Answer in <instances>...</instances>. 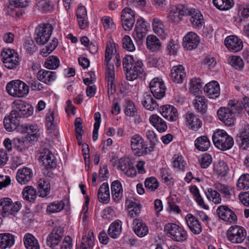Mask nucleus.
I'll return each instance as SVG.
<instances>
[{
    "mask_svg": "<svg viewBox=\"0 0 249 249\" xmlns=\"http://www.w3.org/2000/svg\"><path fill=\"white\" fill-rule=\"evenodd\" d=\"M13 107L14 109L12 112L19 119L28 117L33 113V107L31 105L21 100L14 102Z\"/></svg>",
    "mask_w": 249,
    "mask_h": 249,
    "instance_id": "nucleus-10",
    "label": "nucleus"
},
{
    "mask_svg": "<svg viewBox=\"0 0 249 249\" xmlns=\"http://www.w3.org/2000/svg\"><path fill=\"white\" fill-rule=\"evenodd\" d=\"M39 159L42 165L47 169H52L56 165V160L52 152L47 148H44L40 152Z\"/></svg>",
    "mask_w": 249,
    "mask_h": 249,
    "instance_id": "nucleus-16",
    "label": "nucleus"
},
{
    "mask_svg": "<svg viewBox=\"0 0 249 249\" xmlns=\"http://www.w3.org/2000/svg\"><path fill=\"white\" fill-rule=\"evenodd\" d=\"M33 173L30 168L24 167L19 169L17 173L16 178L21 184L27 183L32 178Z\"/></svg>",
    "mask_w": 249,
    "mask_h": 249,
    "instance_id": "nucleus-30",
    "label": "nucleus"
},
{
    "mask_svg": "<svg viewBox=\"0 0 249 249\" xmlns=\"http://www.w3.org/2000/svg\"><path fill=\"white\" fill-rule=\"evenodd\" d=\"M6 91L14 97H22L27 95L29 92V87L20 80L12 81L7 83Z\"/></svg>",
    "mask_w": 249,
    "mask_h": 249,
    "instance_id": "nucleus-5",
    "label": "nucleus"
},
{
    "mask_svg": "<svg viewBox=\"0 0 249 249\" xmlns=\"http://www.w3.org/2000/svg\"><path fill=\"white\" fill-rule=\"evenodd\" d=\"M129 209V213L131 217L138 216L140 213L142 205L136 201H129L127 205Z\"/></svg>",
    "mask_w": 249,
    "mask_h": 249,
    "instance_id": "nucleus-49",
    "label": "nucleus"
},
{
    "mask_svg": "<svg viewBox=\"0 0 249 249\" xmlns=\"http://www.w3.org/2000/svg\"><path fill=\"white\" fill-rule=\"evenodd\" d=\"M19 124V118L12 111L9 115L5 117L3 120L4 127L8 131L15 130Z\"/></svg>",
    "mask_w": 249,
    "mask_h": 249,
    "instance_id": "nucleus-28",
    "label": "nucleus"
},
{
    "mask_svg": "<svg viewBox=\"0 0 249 249\" xmlns=\"http://www.w3.org/2000/svg\"><path fill=\"white\" fill-rule=\"evenodd\" d=\"M215 169L218 175L225 177L227 175L229 167L225 162L221 161L216 165Z\"/></svg>",
    "mask_w": 249,
    "mask_h": 249,
    "instance_id": "nucleus-59",
    "label": "nucleus"
},
{
    "mask_svg": "<svg viewBox=\"0 0 249 249\" xmlns=\"http://www.w3.org/2000/svg\"><path fill=\"white\" fill-rule=\"evenodd\" d=\"M15 239L14 236L10 233L0 234V248L5 249L7 248H10L14 243Z\"/></svg>",
    "mask_w": 249,
    "mask_h": 249,
    "instance_id": "nucleus-42",
    "label": "nucleus"
},
{
    "mask_svg": "<svg viewBox=\"0 0 249 249\" xmlns=\"http://www.w3.org/2000/svg\"><path fill=\"white\" fill-rule=\"evenodd\" d=\"M38 6L44 12H51L53 9V3L48 0H40L38 3Z\"/></svg>",
    "mask_w": 249,
    "mask_h": 249,
    "instance_id": "nucleus-62",
    "label": "nucleus"
},
{
    "mask_svg": "<svg viewBox=\"0 0 249 249\" xmlns=\"http://www.w3.org/2000/svg\"><path fill=\"white\" fill-rule=\"evenodd\" d=\"M118 168L127 177L133 178L136 176L137 171L133 161L128 157H123L119 160Z\"/></svg>",
    "mask_w": 249,
    "mask_h": 249,
    "instance_id": "nucleus-12",
    "label": "nucleus"
},
{
    "mask_svg": "<svg viewBox=\"0 0 249 249\" xmlns=\"http://www.w3.org/2000/svg\"><path fill=\"white\" fill-rule=\"evenodd\" d=\"M186 125L189 128L196 131L201 127L202 122L194 113L187 112L185 114Z\"/></svg>",
    "mask_w": 249,
    "mask_h": 249,
    "instance_id": "nucleus-29",
    "label": "nucleus"
},
{
    "mask_svg": "<svg viewBox=\"0 0 249 249\" xmlns=\"http://www.w3.org/2000/svg\"><path fill=\"white\" fill-rule=\"evenodd\" d=\"M130 145L133 153L136 156H142L151 152L149 151V148L145 143L143 139L139 134L132 136Z\"/></svg>",
    "mask_w": 249,
    "mask_h": 249,
    "instance_id": "nucleus-8",
    "label": "nucleus"
},
{
    "mask_svg": "<svg viewBox=\"0 0 249 249\" xmlns=\"http://www.w3.org/2000/svg\"><path fill=\"white\" fill-rule=\"evenodd\" d=\"M98 198L100 202L107 203L110 200L109 187L107 183H103L100 187L98 192Z\"/></svg>",
    "mask_w": 249,
    "mask_h": 249,
    "instance_id": "nucleus-37",
    "label": "nucleus"
},
{
    "mask_svg": "<svg viewBox=\"0 0 249 249\" xmlns=\"http://www.w3.org/2000/svg\"><path fill=\"white\" fill-rule=\"evenodd\" d=\"M121 17L123 28L126 31L130 30L135 22L134 12L129 8H124L122 11Z\"/></svg>",
    "mask_w": 249,
    "mask_h": 249,
    "instance_id": "nucleus-15",
    "label": "nucleus"
},
{
    "mask_svg": "<svg viewBox=\"0 0 249 249\" xmlns=\"http://www.w3.org/2000/svg\"><path fill=\"white\" fill-rule=\"evenodd\" d=\"M186 162L181 155H175L172 158L173 167L177 171H184Z\"/></svg>",
    "mask_w": 249,
    "mask_h": 249,
    "instance_id": "nucleus-46",
    "label": "nucleus"
},
{
    "mask_svg": "<svg viewBox=\"0 0 249 249\" xmlns=\"http://www.w3.org/2000/svg\"><path fill=\"white\" fill-rule=\"evenodd\" d=\"M213 141L217 148L223 151L230 149L234 144L233 138L222 129H218L214 133Z\"/></svg>",
    "mask_w": 249,
    "mask_h": 249,
    "instance_id": "nucleus-3",
    "label": "nucleus"
},
{
    "mask_svg": "<svg viewBox=\"0 0 249 249\" xmlns=\"http://www.w3.org/2000/svg\"><path fill=\"white\" fill-rule=\"evenodd\" d=\"M53 30V26L50 24H41L38 25L35 29L34 35L36 43L39 45L45 44L50 39Z\"/></svg>",
    "mask_w": 249,
    "mask_h": 249,
    "instance_id": "nucleus-4",
    "label": "nucleus"
},
{
    "mask_svg": "<svg viewBox=\"0 0 249 249\" xmlns=\"http://www.w3.org/2000/svg\"><path fill=\"white\" fill-rule=\"evenodd\" d=\"M193 104L197 112L202 114L205 113L207 108L206 99L203 96H196Z\"/></svg>",
    "mask_w": 249,
    "mask_h": 249,
    "instance_id": "nucleus-43",
    "label": "nucleus"
},
{
    "mask_svg": "<svg viewBox=\"0 0 249 249\" xmlns=\"http://www.w3.org/2000/svg\"><path fill=\"white\" fill-rule=\"evenodd\" d=\"M24 244L27 249H39L36 239L31 234L27 233L24 237Z\"/></svg>",
    "mask_w": 249,
    "mask_h": 249,
    "instance_id": "nucleus-45",
    "label": "nucleus"
},
{
    "mask_svg": "<svg viewBox=\"0 0 249 249\" xmlns=\"http://www.w3.org/2000/svg\"><path fill=\"white\" fill-rule=\"evenodd\" d=\"M122 231V222L120 220H116L112 223L108 229V235L113 239L119 237Z\"/></svg>",
    "mask_w": 249,
    "mask_h": 249,
    "instance_id": "nucleus-39",
    "label": "nucleus"
},
{
    "mask_svg": "<svg viewBox=\"0 0 249 249\" xmlns=\"http://www.w3.org/2000/svg\"><path fill=\"white\" fill-rule=\"evenodd\" d=\"M123 67L126 71V77L129 81H133L137 78L143 71V64L141 61L135 62L132 55H126L123 59Z\"/></svg>",
    "mask_w": 249,
    "mask_h": 249,
    "instance_id": "nucleus-2",
    "label": "nucleus"
},
{
    "mask_svg": "<svg viewBox=\"0 0 249 249\" xmlns=\"http://www.w3.org/2000/svg\"><path fill=\"white\" fill-rule=\"evenodd\" d=\"M202 83L199 78H194L190 82V92L195 95L198 94L202 88Z\"/></svg>",
    "mask_w": 249,
    "mask_h": 249,
    "instance_id": "nucleus-48",
    "label": "nucleus"
},
{
    "mask_svg": "<svg viewBox=\"0 0 249 249\" xmlns=\"http://www.w3.org/2000/svg\"><path fill=\"white\" fill-rule=\"evenodd\" d=\"M185 219L188 227L193 233L198 234L202 231V227L199 221L193 214H187Z\"/></svg>",
    "mask_w": 249,
    "mask_h": 249,
    "instance_id": "nucleus-24",
    "label": "nucleus"
},
{
    "mask_svg": "<svg viewBox=\"0 0 249 249\" xmlns=\"http://www.w3.org/2000/svg\"><path fill=\"white\" fill-rule=\"evenodd\" d=\"M243 107L240 102L237 100L229 101L227 106L220 108L217 111L219 119L228 126L234 124L235 117L240 114Z\"/></svg>",
    "mask_w": 249,
    "mask_h": 249,
    "instance_id": "nucleus-1",
    "label": "nucleus"
},
{
    "mask_svg": "<svg viewBox=\"0 0 249 249\" xmlns=\"http://www.w3.org/2000/svg\"><path fill=\"white\" fill-rule=\"evenodd\" d=\"M201 167L203 168H207L212 162L211 156L208 154H203L199 160Z\"/></svg>",
    "mask_w": 249,
    "mask_h": 249,
    "instance_id": "nucleus-64",
    "label": "nucleus"
},
{
    "mask_svg": "<svg viewBox=\"0 0 249 249\" xmlns=\"http://www.w3.org/2000/svg\"><path fill=\"white\" fill-rule=\"evenodd\" d=\"M1 60L4 66L9 69H14L19 64V58L14 50L8 49L1 52Z\"/></svg>",
    "mask_w": 249,
    "mask_h": 249,
    "instance_id": "nucleus-11",
    "label": "nucleus"
},
{
    "mask_svg": "<svg viewBox=\"0 0 249 249\" xmlns=\"http://www.w3.org/2000/svg\"><path fill=\"white\" fill-rule=\"evenodd\" d=\"M115 48V44L111 41H108L106 44V49L105 56V64H108L112 58L113 49Z\"/></svg>",
    "mask_w": 249,
    "mask_h": 249,
    "instance_id": "nucleus-60",
    "label": "nucleus"
},
{
    "mask_svg": "<svg viewBox=\"0 0 249 249\" xmlns=\"http://www.w3.org/2000/svg\"><path fill=\"white\" fill-rule=\"evenodd\" d=\"M160 111L162 116L170 121H175L178 119V114L177 109L173 106H163Z\"/></svg>",
    "mask_w": 249,
    "mask_h": 249,
    "instance_id": "nucleus-26",
    "label": "nucleus"
},
{
    "mask_svg": "<svg viewBox=\"0 0 249 249\" xmlns=\"http://www.w3.org/2000/svg\"><path fill=\"white\" fill-rule=\"evenodd\" d=\"M236 141L240 148L246 149L249 147V124H245L237 135Z\"/></svg>",
    "mask_w": 249,
    "mask_h": 249,
    "instance_id": "nucleus-18",
    "label": "nucleus"
},
{
    "mask_svg": "<svg viewBox=\"0 0 249 249\" xmlns=\"http://www.w3.org/2000/svg\"><path fill=\"white\" fill-rule=\"evenodd\" d=\"M25 130L31 140L34 141L38 136L37 126L36 125L28 124L25 126Z\"/></svg>",
    "mask_w": 249,
    "mask_h": 249,
    "instance_id": "nucleus-58",
    "label": "nucleus"
},
{
    "mask_svg": "<svg viewBox=\"0 0 249 249\" xmlns=\"http://www.w3.org/2000/svg\"><path fill=\"white\" fill-rule=\"evenodd\" d=\"M166 234L173 240L182 242L187 238V232L181 227L174 223H167L164 226Z\"/></svg>",
    "mask_w": 249,
    "mask_h": 249,
    "instance_id": "nucleus-6",
    "label": "nucleus"
},
{
    "mask_svg": "<svg viewBox=\"0 0 249 249\" xmlns=\"http://www.w3.org/2000/svg\"><path fill=\"white\" fill-rule=\"evenodd\" d=\"M207 198L215 204H219L221 201L220 194L215 190L209 188L206 193Z\"/></svg>",
    "mask_w": 249,
    "mask_h": 249,
    "instance_id": "nucleus-55",
    "label": "nucleus"
},
{
    "mask_svg": "<svg viewBox=\"0 0 249 249\" xmlns=\"http://www.w3.org/2000/svg\"><path fill=\"white\" fill-rule=\"evenodd\" d=\"M11 4L15 5L14 8H10V14L14 18H19L22 16L25 11L23 8L28 5V0H9Z\"/></svg>",
    "mask_w": 249,
    "mask_h": 249,
    "instance_id": "nucleus-19",
    "label": "nucleus"
},
{
    "mask_svg": "<svg viewBox=\"0 0 249 249\" xmlns=\"http://www.w3.org/2000/svg\"><path fill=\"white\" fill-rule=\"evenodd\" d=\"M146 47L152 52H156L161 50L162 45L159 38L153 35H148L146 37Z\"/></svg>",
    "mask_w": 249,
    "mask_h": 249,
    "instance_id": "nucleus-33",
    "label": "nucleus"
},
{
    "mask_svg": "<svg viewBox=\"0 0 249 249\" xmlns=\"http://www.w3.org/2000/svg\"><path fill=\"white\" fill-rule=\"evenodd\" d=\"M142 103L146 109L151 111L155 110L158 107V104L152 95L147 93L143 94Z\"/></svg>",
    "mask_w": 249,
    "mask_h": 249,
    "instance_id": "nucleus-40",
    "label": "nucleus"
},
{
    "mask_svg": "<svg viewBox=\"0 0 249 249\" xmlns=\"http://www.w3.org/2000/svg\"><path fill=\"white\" fill-rule=\"evenodd\" d=\"M94 241L92 232H89L82 239L80 248L88 249L92 246Z\"/></svg>",
    "mask_w": 249,
    "mask_h": 249,
    "instance_id": "nucleus-56",
    "label": "nucleus"
},
{
    "mask_svg": "<svg viewBox=\"0 0 249 249\" xmlns=\"http://www.w3.org/2000/svg\"><path fill=\"white\" fill-rule=\"evenodd\" d=\"M175 8L181 17L185 16H189L194 9L193 7L182 4L177 5L175 6Z\"/></svg>",
    "mask_w": 249,
    "mask_h": 249,
    "instance_id": "nucleus-61",
    "label": "nucleus"
},
{
    "mask_svg": "<svg viewBox=\"0 0 249 249\" xmlns=\"http://www.w3.org/2000/svg\"><path fill=\"white\" fill-rule=\"evenodd\" d=\"M149 88L155 98L160 99L164 96L166 87L162 79L159 78H154L150 82Z\"/></svg>",
    "mask_w": 249,
    "mask_h": 249,
    "instance_id": "nucleus-13",
    "label": "nucleus"
},
{
    "mask_svg": "<svg viewBox=\"0 0 249 249\" xmlns=\"http://www.w3.org/2000/svg\"><path fill=\"white\" fill-rule=\"evenodd\" d=\"M216 213L218 217L222 220L231 223L237 221V218L235 213L225 205L219 206Z\"/></svg>",
    "mask_w": 249,
    "mask_h": 249,
    "instance_id": "nucleus-17",
    "label": "nucleus"
},
{
    "mask_svg": "<svg viewBox=\"0 0 249 249\" xmlns=\"http://www.w3.org/2000/svg\"><path fill=\"white\" fill-rule=\"evenodd\" d=\"M21 208L19 201L13 203L9 198H3L0 200V213L3 217L16 214Z\"/></svg>",
    "mask_w": 249,
    "mask_h": 249,
    "instance_id": "nucleus-7",
    "label": "nucleus"
},
{
    "mask_svg": "<svg viewBox=\"0 0 249 249\" xmlns=\"http://www.w3.org/2000/svg\"><path fill=\"white\" fill-rule=\"evenodd\" d=\"M50 184L49 180L44 178H40L37 183L39 196L42 197L47 196L50 190Z\"/></svg>",
    "mask_w": 249,
    "mask_h": 249,
    "instance_id": "nucleus-36",
    "label": "nucleus"
},
{
    "mask_svg": "<svg viewBox=\"0 0 249 249\" xmlns=\"http://www.w3.org/2000/svg\"><path fill=\"white\" fill-rule=\"evenodd\" d=\"M199 42V37L194 32H189L183 37L184 47L187 50L195 49Z\"/></svg>",
    "mask_w": 249,
    "mask_h": 249,
    "instance_id": "nucleus-23",
    "label": "nucleus"
},
{
    "mask_svg": "<svg viewBox=\"0 0 249 249\" xmlns=\"http://www.w3.org/2000/svg\"><path fill=\"white\" fill-rule=\"evenodd\" d=\"M153 32L162 39H165L166 33L163 22L158 18H154L152 22Z\"/></svg>",
    "mask_w": 249,
    "mask_h": 249,
    "instance_id": "nucleus-38",
    "label": "nucleus"
},
{
    "mask_svg": "<svg viewBox=\"0 0 249 249\" xmlns=\"http://www.w3.org/2000/svg\"><path fill=\"white\" fill-rule=\"evenodd\" d=\"M236 187L239 190H247L249 189V174L242 175L238 178Z\"/></svg>",
    "mask_w": 249,
    "mask_h": 249,
    "instance_id": "nucleus-51",
    "label": "nucleus"
},
{
    "mask_svg": "<svg viewBox=\"0 0 249 249\" xmlns=\"http://www.w3.org/2000/svg\"><path fill=\"white\" fill-rule=\"evenodd\" d=\"M147 32L146 22L142 19L137 20L133 33V37L135 40L141 42L146 36Z\"/></svg>",
    "mask_w": 249,
    "mask_h": 249,
    "instance_id": "nucleus-22",
    "label": "nucleus"
},
{
    "mask_svg": "<svg viewBox=\"0 0 249 249\" xmlns=\"http://www.w3.org/2000/svg\"><path fill=\"white\" fill-rule=\"evenodd\" d=\"M133 230L140 237H144L148 233V228L142 220L135 218L133 221Z\"/></svg>",
    "mask_w": 249,
    "mask_h": 249,
    "instance_id": "nucleus-27",
    "label": "nucleus"
},
{
    "mask_svg": "<svg viewBox=\"0 0 249 249\" xmlns=\"http://www.w3.org/2000/svg\"><path fill=\"white\" fill-rule=\"evenodd\" d=\"M55 72L45 70H40L37 74L38 80L47 85H50L56 78Z\"/></svg>",
    "mask_w": 249,
    "mask_h": 249,
    "instance_id": "nucleus-31",
    "label": "nucleus"
},
{
    "mask_svg": "<svg viewBox=\"0 0 249 249\" xmlns=\"http://www.w3.org/2000/svg\"><path fill=\"white\" fill-rule=\"evenodd\" d=\"M59 65V60L57 56L52 55L49 56L45 61L44 66L47 69L54 70Z\"/></svg>",
    "mask_w": 249,
    "mask_h": 249,
    "instance_id": "nucleus-54",
    "label": "nucleus"
},
{
    "mask_svg": "<svg viewBox=\"0 0 249 249\" xmlns=\"http://www.w3.org/2000/svg\"><path fill=\"white\" fill-rule=\"evenodd\" d=\"M229 64L236 70H241L244 66L242 58L239 56H233L228 58Z\"/></svg>",
    "mask_w": 249,
    "mask_h": 249,
    "instance_id": "nucleus-52",
    "label": "nucleus"
},
{
    "mask_svg": "<svg viewBox=\"0 0 249 249\" xmlns=\"http://www.w3.org/2000/svg\"><path fill=\"white\" fill-rule=\"evenodd\" d=\"M64 236V230L61 227H54L51 232L48 235L46 243L48 246L54 248L57 246Z\"/></svg>",
    "mask_w": 249,
    "mask_h": 249,
    "instance_id": "nucleus-14",
    "label": "nucleus"
},
{
    "mask_svg": "<svg viewBox=\"0 0 249 249\" xmlns=\"http://www.w3.org/2000/svg\"><path fill=\"white\" fill-rule=\"evenodd\" d=\"M204 91L206 95L210 98H216L220 95L219 84L215 81H213L205 85Z\"/></svg>",
    "mask_w": 249,
    "mask_h": 249,
    "instance_id": "nucleus-25",
    "label": "nucleus"
},
{
    "mask_svg": "<svg viewBox=\"0 0 249 249\" xmlns=\"http://www.w3.org/2000/svg\"><path fill=\"white\" fill-rule=\"evenodd\" d=\"M22 193L24 199L30 202H34L36 198V190L31 186L25 187Z\"/></svg>",
    "mask_w": 249,
    "mask_h": 249,
    "instance_id": "nucleus-44",
    "label": "nucleus"
},
{
    "mask_svg": "<svg viewBox=\"0 0 249 249\" xmlns=\"http://www.w3.org/2000/svg\"><path fill=\"white\" fill-rule=\"evenodd\" d=\"M195 147L199 151H207L210 146V142L206 136L198 137L195 141Z\"/></svg>",
    "mask_w": 249,
    "mask_h": 249,
    "instance_id": "nucleus-41",
    "label": "nucleus"
},
{
    "mask_svg": "<svg viewBox=\"0 0 249 249\" xmlns=\"http://www.w3.org/2000/svg\"><path fill=\"white\" fill-rule=\"evenodd\" d=\"M65 206L63 201H56L50 203L47 208V211L50 213H58L62 210Z\"/></svg>",
    "mask_w": 249,
    "mask_h": 249,
    "instance_id": "nucleus-50",
    "label": "nucleus"
},
{
    "mask_svg": "<svg viewBox=\"0 0 249 249\" xmlns=\"http://www.w3.org/2000/svg\"><path fill=\"white\" fill-rule=\"evenodd\" d=\"M149 122L160 133L165 132L167 129L166 122L156 114H153L150 116Z\"/></svg>",
    "mask_w": 249,
    "mask_h": 249,
    "instance_id": "nucleus-32",
    "label": "nucleus"
},
{
    "mask_svg": "<svg viewBox=\"0 0 249 249\" xmlns=\"http://www.w3.org/2000/svg\"><path fill=\"white\" fill-rule=\"evenodd\" d=\"M225 44L230 51L234 53L240 51L243 47L241 39L235 36H227L225 40Z\"/></svg>",
    "mask_w": 249,
    "mask_h": 249,
    "instance_id": "nucleus-20",
    "label": "nucleus"
},
{
    "mask_svg": "<svg viewBox=\"0 0 249 249\" xmlns=\"http://www.w3.org/2000/svg\"><path fill=\"white\" fill-rule=\"evenodd\" d=\"M189 16L190 17V20L194 27L200 28L202 26L204 23L203 17L198 9L194 8Z\"/></svg>",
    "mask_w": 249,
    "mask_h": 249,
    "instance_id": "nucleus-34",
    "label": "nucleus"
},
{
    "mask_svg": "<svg viewBox=\"0 0 249 249\" xmlns=\"http://www.w3.org/2000/svg\"><path fill=\"white\" fill-rule=\"evenodd\" d=\"M228 240L233 244H240L246 239L247 232L245 229L239 226H232L227 231Z\"/></svg>",
    "mask_w": 249,
    "mask_h": 249,
    "instance_id": "nucleus-9",
    "label": "nucleus"
},
{
    "mask_svg": "<svg viewBox=\"0 0 249 249\" xmlns=\"http://www.w3.org/2000/svg\"><path fill=\"white\" fill-rule=\"evenodd\" d=\"M144 186L146 189L154 191L159 187V183L155 178L150 177L145 179Z\"/></svg>",
    "mask_w": 249,
    "mask_h": 249,
    "instance_id": "nucleus-57",
    "label": "nucleus"
},
{
    "mask_svg": "<svg viewBox=\"0 0 249 249\" xmlns=\"http://www.w3.org/2000/svg\"><path fill=\"white\" fill-rule=\"evenodd\" d=\"M145 135L150 143V146L148 147L149 151L152 152L153 151L154 146L158 141L157 135L154 131L152 130H147L146 131Z\"/></svg>",
    "mask_w": 249,
    "mask_h": 249,
    "instance_id": "nucleus-53",
    "label": "nucleus"
},
{
    "mask_svg": "<svg viewBox=\"0 0 249 249\" xmlns=\"http://www.w3.org/2000/svg\"><path fill=\"white\" fill-rule=\"evenodd\" d=\"M214 5L221 10H228L234 5L233 0H213Z\"/></svg>",
    "mask_w": 249,
    "mask_h": 249,
    "instance_id": "nucleus-47",
    "label": "nucleus"
},
{
    "mask_svg": "<svg viewBox=\"0 0 249 249\" xmlns=\"http://www.w3.org/2000/svg\"><path fill=\"white\" fill-rule=\"evenodd\" d=\"M111 191L113 200L118 202L123 197V190L121 182L118 180L114 181L111 185Z\"/></svg>",
    "mask_w": 249,
    "mask_h": 249,
    "instance_id": "nucleus-35",
    "label": "nucleus"
},
{
    "mask_svg": "<svg viewBox=\"0 0 249 249\" xmlns=\"http://www.w3.org/2000/svg\"><path fill=\"white\" fill-rule=\"evenodd\" d=\"M170 77L175 83H182L186 77L184 67L180 65L174 66L171 70Z\"/></svg>",
    "mask_w": 249,
    "mask_h": 249,
    "instance_id": "nucleus-21",
    "label": "nucleus"
},
{
    "mask_svg": "<svg viewBox=\"0 0 249 249\" xmlns=\"http://www.w3.org/2000/svg\"><path fill=\"white\" fill-rule=\"evenodd\" d=\"M123 45L124 49L128 51L133 52L135 50L133 41L128 36H125L123 38Z\"/></svg>",
    "mask_w": 249,
    "mask_h": 249,
    "instance_id": "nucleus-63",
    "label": "nucleus"
}]
</instances>
